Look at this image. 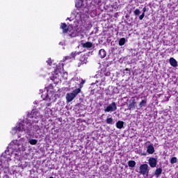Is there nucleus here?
<instances>
[{
  "label": "nucleus",
  "mask_w": 178,
  "mask_h": 178,
  "mask_svg": "<svg viewBox=\"0 0 178 178\" xmlns=\"http://www.w3.org/2000/svg\"><path fill=\"white\" fill-rule=\"evenodd\" d=\"M40 113L36 110L33 109L31 113H29L27 115L26 120L29 122V124H26V126L24 122H19L16 127L17 130H18V131H24L29 136L30 134H34L37 130L40 129V127L38 125H34L33 127L31 123H38V122L40 120ZM33 128L35 129V130L33 129Z\"/></svg>",
  "instance_id": "obj_1"
},
{
  "label": "nucleus",
  "mask_w": 178,
  "mask_h": 178,
  "mask_svg": "<svg viewBox=\"0 0 178 178\" xmlns=\"http://www.w3.org/2000/svg\"><path fill=\"white\" fill-rule=\"evenodd\" d=\"M81 92V87L74 90L71 93H67L66 99L67 102H72V101L77 97V95L80 94Z\"/></svg>",
  "instance_id": "obj_2"
},
{
  "label": "nucleus",
  "mask_w": 178,
  "mask_h": 178,
  "mask_svg": "<svg viewBox=\"0 0 178 178\" xmlns=\"http://www.w3.org/2000/svg\"><path fill=\"white\" fill-rule=\"evenodd\" d=\"M139 173L140 175H143V176H148L149 173V167L148 166V164L144 163L140 165V166L139 167Z\"/></svg>",
  "instance_id": "obj_3"
},
{
  "label": "nucleus",
  "mask_w": 178,
  "mask_h": 178,
  "mask_svg": "<svg viewBox=\"0 0 178 178\" xmlns=\"http://www.w3.org/2000/svg\"><path fill=\"white\" fill-rule=\"evenodd\" d=\"M118 109L116 103L115 102H112L111 104L108 106L105 109L104 112H115Z\"/></svg>",
  "instance_id": "obj_4"
},
{
  "label": "nucleus",
  "mask_w": 178,
  "mask_h": 178,
  "mask_svg": "<svg viewBox=\"0 0 178 178\" xmlns=\"http://www.w3.org/2000/svg\"><path fill=\"white\" fill-rule=\"evenodd\" d=\"M148 162L150 168H156V163H158V160L156 159L150 157Z\"/></svg>",
  "instance_id": "obj_5"
},
{
  "label": "nucleus",
  "mask_w": 178,
  "mask_h": 178,
  "mask_svg": "<svg viewBox=\"0 0 178 178\" xmlns=\"http://www.w3.org/2000/svg\"><path fill=\"white\" fill-rule=\"evenodd\" d=\"M61 30H63V34H67L69 32V26H67V24L66 23H61L60 27Z\"/></svg>",
  "instance_id": "obj_6"
},
{
  "label": "nucleus",
  "mask_w": 178,
  "mask_h": 178,
  "mask_svg": "<svg viewBox=\"0 0 178 178\" xmlns=\"http://www.w3.org/2000/svg\"><path fill=\"white\" fill-rule=\"evenodd\" d=\"M136 105H137V103L136 102V99L131 100L129 102V104L128 105V109L129 111L136 109Z\"/></svg>",
  "instance_id": "obj_7"
},
{
  "label": "nucleus",
  "mask_w": 178,
  "mask_h": 178,
  "mask_svg": "<svg viewBox=\"0 0 178 178\" xmlns=\"http://www.w3.org/2000/svg\"><path fill=\"white\" fill-rule=\"evenodd\" d=\"M86 63H87V59H86V56H82L79 59V62L78 63V67H80V66L83 65H86Z\"/></svg>",
  "instance_id": "obj_8"
},
{
  "label": "nucleus",
  "mask_w": 178,
  "mask_h": 178,
  "mask_svg": "<svg viewBox=\"0 0 178 178\" xmlns=\"http://www.w3.org/2000/svg\"><path fill=\"white\" fill-rule=\"evenodd\" d=\"M99 56L101 58V59H104L105 56H106V51L105 49H102L99 51Z\"/></svg>",
  "instance_id": "obj_9"
},
{
  "label": "nucleus",
  "mask_w": 178,
  "mask_h": 178,
  "mask_svg": "<svg viewBox=\"0 0 178 178\" xmlns=\"http://www.w3.org/2000/svg\"><path fill=\"white\" fill-rule=\"evenodd\" d=\"M170 65L172 66V67H177V61L173 57L170 58Z\"/></svg>",
  "instance_id": "obj_10"
},
{
  "label": "nucleus",
  "mask_w": 178,
  "mask_h": 178,
  "mask_svg": "<svg viewBox=\"0 0 178 178\" xmlns=\"http://www.w3.org/2000/svg\"><path fill=\"white\" fill-rule=\"evenodd\" d=\"M147 152L150 154H154V152H155V148L154 147V145H149L147 147Z\"/></svg>",
  "instance_id": "obj_11"
},
{
  "label": "nucleus",
  "mask_w": 178,
  "mask_h": 178,
  "mask_svg": "<svg viewBox=\"0 0 178 178\" xmlns=\"http://www.w3.org/2000/svg\"><path fill=\"white\" fill-rule=\"evenodd\" d=\"M162 168H156L155 172H154V175L156 176V177H159V176H161V175H162Z\"/></svg>",
  "instance_id": "obj_12"
},
{
  "label": "nucleus",
  "mask_w": 178,
  "mask_h": 178,
  "mask_svg": "<svg viewBox=\"0 0 178 178\" xmlns=\"http://www.w3.org/2000/svg\"><path fill=\"white\" fill-rule=\"evenodd\" d=\"M83 48H92V42H86L82 44Z\"/></svg>",
  "instance_id": "obj_13"
},
{
  "label": "nucleus",
  "mask_w": 178,
  "mask_h": 178,
  "mask_svg": "<svg viewBox=\"0 0 178 178\" xmlns=\"http://www.w3.org/2000/svg\"><path fill=\"white\" fill-rule=\"evenodd\" d=\"M124 126V122L123 121H118L116 122L117 129H123Z\"/></svg>",
  "instance_id": "obj_14"
},
{
  "label": "nucleus",
  "mask_w": 178,
  "mask_h": 178,
  "mask_svg": "<svg viewBox=\"0 0 178 178\" xmlns=\"http://www.w3.org/2000/svg\"><path fill=\"white\" fill-rule=\"evenodd\" d=\"M124 44H126V38H122L120 41H119V45L120 47H123V45H124Z\"/></svg>",
  "instance_id": "obj_15"
},
{
  "label": "nucleus",
  "mask_w": 178,
  "mask_h": 178,
  "mask_svg": "<svg viewBox=\"0 0 178 178\" xmlns=\"http://www.w3.org/2000/svg\"><path fill=\"white\" fill-rule=\"evenodd\" d=\"M147 105V99H145L143 100H142L140 103H139V106L140 108H143V106Z\"/></svg>",
  "instance_id": "obj_16"
},
{
  "label": "nucleus",
  "mask_w": 178,
  "mask_h": 178,
  "mask_svg": "<svg viewBox=\"0 0 178 178\" xmlns=\"http://www.w3.org/2000/svg\"><path fill=\"white\" fill-rule=\"evenodd\" d=\"M106 123H107V124H113V119L112 118H107L106 120Z\"/></svg>",
  "instance_id": "obj_17"
},
{
  "label": "nucleus",
  "mask_w": 178,
  "mask_h": 178,
  "mask_svg": "<svg viewBox=\"0 0 178 178\" xmlns=\"http://www.w3.org/2000/svg\"><path fill=\"white\" fill-rule=\"evenodd\" d=\"M128 165L129 168H134V166H136V162L133 160H131L128 162Z\"/></svg>",
  "instance_id": "obj_18"
},
{
  "label": "nucleus",
  "mask_w": 178,
  "mask_h": 178,
  "mask_svg": "<svg viewBox=\"0 0 178 178\" xmlns=\"http://www.w3.org/2000/svg\"><path fill=\"white\" fill-rule=\"evenodd\" d=\"M80 54H81V52H79V51H74L72 53H71V58H76V56H77V55H80Z\"/></svg>",
  "instance_id": "obj_19"
},
{
  "label": "nucleus",
  "mask_w": 178,
  "mask_h": 178,
  "mask_svg": "<svg viewBox=\"0 0 178 178\" xmlns=\"http://www.w3.org/2000/svg\"><path fill=\"white\" fill-rule=\"evenodd\" d=\"M177 163V157H172L170 159V163L171 165H173L174 163Z\"/></svg>",
  "instance_id": "obj_20"
},
{
  "label": "nucleus",
  "mask_w": 178,
  "mask_h": 178,
  "mask_svg": "<svg viewBox=\"0 0 178 178\" xmlns=\"http://www.w3.org/2000/svg\"><path fill=\"white\" fill-rule=\"evenodd\" d=\"M37 143H38V140L36 139H31L29 140V144H31V145H35Z\"/></svg>",
  "instance_id": "obj_21"
},
{
  "label": "nucleus",
  "mask_w": 178,
  "mask_h": 178,
  "mask_svg": "<svg viewBox=\"0 0 178 178\" xmlns=\"http://www.w3.org/2000/svg\"><path fill=\"white\" fill-rule=\"evenodd\" d=\"M135 16H138L140 15V13H141V12L140 11L139 9H136L134 12Z\"/></svg>",
  "instance_id": "obj_22"
},
{
  "label": "nucleus",
  "mask_w": 178,
  "mask_h": 178,
  "mask_svg": "<svg viewBox=\"0 0 178 178\" xmlns=\"http://www.w3.org/2000/svg\"><path fill=\"white\" fill-rule=\"evenodd\" d=\"M144 16H145V14L143 13L142 15H140L139 19L143 20L144 19Z\"/></svg>",
  "instance_id": "obj_23"
},
{
  "label": "nucleus",
  "mask_w": 178,
  "mask_h": 178,
  "mask_svg": "<svg viewBox=\"0 0 178 178\" xmlns=\"http://www.w3.org/2000/svg\"><path fill=\"white\" fill-rule=\"evenodd\" d=\"M47 63L49 64V66L52 65V60L51 58H49L48 60H47Z\"/></svg>",
  "instance_id": "obj_24"
},
{
  "label": "nucleus",
  "mask_w": 178,
  "mask_h": 178,
  "mask_svg": "<svg viewBox=\"0 0 178 178\" xmlns=\"http://www.w3.org/2000/svg\"><path fill=\"white\" fill-rule=\"evenodd\" d=\"M72 57L70 56H66L65 58H63V61L65 62V60H67L69 59H72Z\"/></svg>",
  "instance_id": "obj_25"
},
{
  "label": "nucleus",
  "mask_w": 178,
  "mask_h": 178,
  "mask_svg": "<svg viewBox=\"0 0 178 178\" xmlns=\"http://www.w3.org/2000/svg\"><path fill=\"white\" fill-rule=\"evenodd\" d=\"M3 178H9V175H8L6 173H5Z\"/></svg>",
  "instance_id": "obj_26"
},
{
  "label": "nucleus",
  "mask_w": 178,
  "mask_h": 178,
  "mask_svg": "<svg viewBox=\"0 0 178 178\" xmlns=\"http://www.w3.org/2000/svg\"><path fill=\"white\" fill-rule=\"evenodd\" d=\"M143 10V13L145 14V12H147V8L144 7Z\"/></svg>",
  "instance_id": "obj_27"
},
{
  "label": "nucleus",
  "mask_w": 178,
  "mask_h": 178,
  "mask_svg": "<svg viewBox=\"0 0 178 178\" xmlns=\"http://www.w3.org/2000/svg\"><path fill=\"white\" fill-rule=\"evenodd\" d=\"M13 133H14V134H16V127L13 129Z\"/></svg>",
  "instance_id": "obj_28"
},
{
  "label": "nucleus",
  "mask_w": 178,
  "mask_h": 178,
  "mask_svg": "<svg viewBox=\"0 0 178 178\" xmlns=\"http://www.w3.org/2000/svg\"><path fill=\"white\" fill-rule=\"evenodd\" d=\"M73 34H74V33H70L69 35H70V37H74V35H73Z\"/></svg>",
  "instance_id": "obj_29"
},
{
  "label": "nucleus",
  "mask_w": 178,
  "mask_h": 178,
  "mask_svg": "<svg viewBox=\"0 0 178 178\" xmlns=\"http://www.w3.org/2000/svg\"><path fill=\"white\" fill-rule=\"evenodd\" d=\"M75 6H76V8H80V6H79V4H77V3H76Z\"/></svg>",
  "instance_id": "obj_30"
},
{
  "label": "nucleus",
  "mask_w": 178,
  "mask_h": 178,
  "mask_svg": "<svg viewBox=\"0 0 178 178\" xmlns=\"http://www.w3.org/2000/svg\"><path fill=\"white\" fill-rule=\"evenodd\" d=\"M84 83H86L84 81H83L82 82H81V84H84Z\"/></svg>",
  "instance_id": "obj_31"
}]
</instances>
